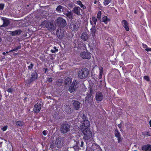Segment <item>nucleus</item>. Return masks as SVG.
Listing matches in <instances>:
<instances>
[{
  "mask_svg": "<svg viewBox=\"0 0 151 151\" xmlns=\"http://www.w3.org/2000/svg\"><path fill=\"white\" fill-rule=\"evenodd\" d=\"M42 27H45L47 29L50 31H52L55 29V25L52 22H49L45 21L42 22L41 24Z\"/></svg>",
  "mask_w": 151,
  "mask_h": 151,
  "instance_id": "obj_1",
  "label": "nucleus"
},
{
  "mask_svg": "<svg viewBox=\"0 0 151 151\" xmlns=\"http://www.w3.org/2000/svg\"><path fill=\"white\" fill-rule=\"evenodd\" d=\"M89 74L88 69L86 68H84L79 71L78 76L80 78L85 79L88 76Z\"/></svg>",
  "mask_w": 151,
  "mask_h": 151,
  "instance_id": "obj_2",
  "label": "nucleus"
},
{
  "mask_svg": "<svg viewBox=\"0 0 151 151\" xmlns=\"http://www.w3.org/2000/svg\"><path fill=\"white\" fill-rule=\"evenodd\" d=\"M83 121H82L81 124H80V129L81 130L89 129L90 125V123L89 121L86 119V116L83 115Z\"/></svg>",
  "mask_w": 151,
  "mask_h": 151,
  "instance_id": "obj_3",
  "label": "nucleus"
},
{
  "mask_svg": "<svg viewBox=\"0 0 151 151\" xmlns=\"http://www.w3.org/2000/svg\"><path fill=\"white\" fill-rule=\"evenodd\" d=\"M83 134V139L86 140H88L92 137V133L89 129L81 130Z\"/></svg>",
  "mask_w": 151,
  "mask_h": 151,
  "instance_id": "obj_4",
  "label": "nucleus"
},
{
  "mask_svg": "<svg viewBox=\"0 0 151 151\" xmlns=\"http://www.w3.org/2000/svg\"><path fill=\"white\" fill-rule=\"evenodd\" d=\"M79 27V26L78 25L77 23L75 21H72L71 22L69 28L70 30L73 31H77Z\"/></svg>",
  "mask_w": 151,
  "mask_h": 151,
  "instance_id": "obj_5",
  "label": "nucleus"
},
{
  "mask_svg": "<svg viewBox=\"0 0 151 151\" xmlns=\"http://www.w3.org/2000/svg\"><path fill=\"white\" fill-rule=\"evenodd\" d=\"M92 94V90L90 89L87 92V95L85 98V103L87 104L89 103H91L92 100V98L91 96Z\"/></svg>",
  "mask_w": 151,
  "mask_h": 151,
  "instance_id": "obj_6",
  "label": "nucleus"
},
{
  "mask_svg": "<svg viewBox=\"0 0 151 151\" xmlns=\"http://www.w3.org/2000/svg\"><path fill=\"white\" fill-rule=\"evenodd\" d=\"M80 56L83 59H89L91 58V54L89 52H83L80 53Z\"/></svg>",
  "mask_w": 151,
  "mask_h": 151,
  "instance_id": "obj_7",
  "label": "nucleus"
},
{
  "mask_svg": "<svg viewBox=\"0 0 151 151\" xmlns=\"http://www.w3.org/2000/svg\"><path fill=\"white\" fill-rule=\"evenodd\" d=\"M78 86V82L76 81H73L70 87L69 90L70 93H72L76 90Z\"/></svg>",
  "mask_w": 151,
  "mask_h": 151,
  "instance_id": "obj_8",
  "label": "nucleus"
},
{
  "mask_svg": "<svg viewBox=\"0 0 151 151\" xmlns=\"http://www.w3.org/2000/svg\"><path fill=\"white\" fill-rule=\"evenodd\" d=\"M70 128V126L68 124H62L60 127V131L63 133H66L68 131Z\"/></svg>",
  "mask_w": 151,
  "mask_h": 151,
  "instance_id": "obj_9",
  "label": "nucleus"
},
{
  "mask_svg": "<svg viewBox=\"0 0 151 151\" xmlns=\"http://www.w3.org/2000/svg\"><path fill=\"white\" fill-rule=\"evenodd\" d=\"M57 24L61 27H64L66 25L65 20L61 17H59L57 19Z\"/></svg>",
  "mask_w": 151,
  "mask_h": 151,
  "instance_id": "obj_10",
  "label": "nucleus"
},
{
  "mask_svg": "<svg viewBox=\"0 0 151 151\" xmlns=\"http://www.w3.org/2000/svg\"><path fill=\"white\" fill-rule=\"evenodd\" d=\"M31 76V78L27 81V82L28 84L32 82L35 80L37 78V74L35 71L32 73Z\"/></svg>",
  "mask_w": 151,
  "mask_h": 151,
  "instance_id": "obj_11",
  "label": "nucleus"
},
{
  "mask_svg": "<svg viewBox=\"0 0 151 151\" xmlns=\"http://www.w3.org/2000/svg\"><path fill=\"white\" fill-rule=\"evenodd\" d=\"M62 139L61 138H58L55 142V145L58 148L61 147L63 145Z\"/></svg>",
  "mask_w": 151,
  "mask_h": 151,
  "instance_id": "obj_12",
  "label": "nucleus"
},
{
  "mask_svg": "<svg viewBox=\"0 0 151 151\" xmlns=\"http://www.w3.org/2000/svg\"><path fill=\"white\" fill-rule=\"evenodd\" d=\"M103 98V95L100 92H97L96 94V99L98 101H101Z\"/></svg>",
  "mask_w": 151,
  "mask_h": 151,
  "instance_id": "obj_13",
  "label": "nucleus"
},
{
  "mask_svg": "<svg viewBox=\"0 0 151 151\" xmlns=\"http://www.w3.org/2000/svg\"><path fill=\"white\" fill-rule=\"evenodd\" d=\"M82 11V9L79 7H75L73 10V12L78 15H81L80 11Z\"/></svg>",
  "mask_w": 151,
  "mask_h": 151,
  "instance_id": "obj_14",
  "label": "nucleus"
},
{
  "mask_svg": "<svg viewBox=\"0 0 151 151\" xmlns=\"http://www.w3.org/2000/svg\"><path fill=\"white\" fill-rule=\"evenodd\" d=\"M56 34L57 36L60 39L62 38L64 35L63 31L61 30L60 29L57 30Z\"/></svg>",
  "mask_w": 151,
  "mask_h": 151,
  "instance_id": "obj_15",
  "label": "nucleus"
},
{
  "mask_svg": "<svg viewBox=\"0 0 151 151\" xmlns=\"http://www.w3.org/2000/svg\"><path fill=\"white\" fill-rule=\"evenodd\" d=\"M41 107V104H37L35 105L34 108V111L35 112L37 113L40 111Z\"/></svg>",
  "mask_w": 151,
  "mask_h": 151,
  "instance_id": "obj_16",
  "label": "nucleus"
},
{
  "mask_svg": "<svg viewBox=\"0 0 151 151\" xmlns=\"http://www.w3.org/2000/svg\"><path fill=\"white\" fill-rule=\"evenodd\" d=\"M73 105L76 110H78L81 106V104L78 101H75L73 103Z\"/></svg>",
  "mask_w": 151,
  "mask_h": 151,
  "instance_id": "obj_17",
  "label": "nucleus"
},
{
  "mask_svg": "<svg viewBox=\"0 0 151 151\" xmlns=\"http://www.w3.org/2000/svg\"><path fill=\"white\" fill-rule=\"evenodd\" d=\"M81 37L83 40L86 41L88 39L89 36L86 32H84L81 34Z\"/></svg>",
  "mask_w": 151,
  "mask_h": 151,
  "instance_id": "obj_18",
  "label": "nucleus"
},
{
  "mask_svg": "<svg viewBox=\"0 0 151 151\" xmlns=\"http://www.w3.org/2000/svg\"><path fill=\"white\" fill-rule=\"evenodd\" d=\"M64 14L69 19H72L73 17V13L71 12L67 11L65 12Z\"/></svg>",
  "mask_w": 151,
  "mask_h": 151,
  "instance_id": "obj_19",
  "label": "nucleus"
},
{
  "mask_svg": "<svg viewBox=\"0 0 151 151\" xmlns=\"http://www.w3.org/2000/svg\"><path fill=\"white\" fill-rule=\"evenodd\" d=\"M122 24L126 30L128 31L129 30V28L128 26L127 22L125 20H124L122 22Z\"/></svg>",
  "mask_w": 151,
  "mask_h": 151,
  "instance_id": "obj_20",
  "label": "nucleus"
},
{
  "mask_svg": "<svg viewBox=\"0 0 151 151\" xmlns=\"http://www.w3.org/2000/svg\"><path fill=\"white\" fill-rule=\"evenodd\" d=\"M3 21V24L1 27H6L9 24V21L6 19L1 18Z\"/></svg>",
  "mask_w": 151,
  "mask_h": 151,
  "instance_id": "obj_21",
  "label": "nucleus"
},
{
  "mask_svg": "<svg viewBox=\"0 0 151 151\" xmlns=\"http://www.w3.org/2000/svg\"><path fill=\"white\" fill-rule=\"evenodd\" d=\"M72 82L71 79L69 78H67L65 81V85L69 86Z\"/></svg>",
  "mask_w": 151,
  "mask_h": 151,
  "instance_id": "obj_22",
  "label": "nucleus"
},
{
  "mask_svg": "<svg viewBox=\"0 0 151 151\" xmlns=\"http://www.w3.org/2000/svg\"><path fill=\"white\" fill-rule=\"evenodd\" d=\"M97 19L94 17H93L90 20V22L92 25H95L96 24Z\"/></svg>",
  "mask_w": 151,
  "mask_h": 151,
  "instance_id": "obj_23",
  "label": "nucleus"
},
{
  "mask_svg": "<svg viewBox=\"0 0 151 151\" xmlns=\"http://www.w3.org/2000/svg\"><path fill=\"white\" fill-rule=\"evenodd\" d=\"M91 34L92 36L94 37L95 35L96 32V28L95 25L93 26L91 29Z\"/></svg>",
  "mask_w": 151,
  "mask_h": 151,
  "instance_id": "obj_24",
  "label": "nucleus"
},
{
  "mask_svg": "<svg viewBox=\"0 0 151 151\" xmlns=\"http://www.w3.org/2000/svg\"><path fill=\"white\" fill-rule=\"evenodd\" d=\"M65 111L68 114H70L71 112L70 108L69 105H66L64 109Z\"/></svg>",
  "mask_w": 151,
  "mask_h": 151,
  "instance_id": "obj_25",
  "label": "nucleus"
},
{
  "mask_svg": "<svg viewBox=\"0 0 151 151\" xmlns=\"http://www.w3.org/2000/svg\"><path fill=\"white\" fill-rule=\"evenodd\" d=\"M11 32L12 36H15L20 34L21 32V31L20 30H17Z\"/></svg>",
  "mask_w": 151,
  "mask_h": 151,
  "instance_id": "obj_26",
  "label": "nucleus"
},
{
  "mask_svg": "<svg viewBox=\"0 0 151 151\" xmlns=\"http://www.w3.org/2000/svg\"><path fill=\"white\" fill-rule=\"evenodd\" d=\"M76 4L79 5L81 8H83V9H85L86 8V6L85 5H83L82 4V3L80 1H77L76 2Z\"/></svg>",
  "mask_w": 151,
  "mask_h": 151,
  "instance_id": "obj_27",
  "label": "nucleus"
},
{
  "mask_svg": "<svg viewBox=\"0 0 151 151\" xmlns=\"http://www.w3.org/2000/svg\"><path fill=\"white\" fill-rule=\"evenodd\" d=\"M102 21L105 24H107L108 22L109 21V19L108 18L107 16H105L102 18Z\"/></svg>",
  "mask_w": 151,
  "mask_h": 151,
  "instance_id": "obj_28",
  "label": "nucleus"
},
{
  "mask_svg": "<svg viewBox=\"0 0 151 151\" xmlns=\"http://www.w3.org/2000/svg\"><path fill=\"white\" fill-rule=\"evenodd\" d=\"M16 124L19 127L22 126L24 124V123L21 121H19L16 122Z\"/></svg>",
  "mask_w": 151,
  "mask_h": 151,
  "instance_id": "obj_29",
  "label": "nucleus"
},
{
  "mask_svg": "<svg viewBox=\"0 0 151 151\" xmlns=\"http://www.w3.org/2000/svg\"><path fill=\"white\" fill-rule=\"evenodd\" d=\"M115 136L116 137H119L121 136L120 134L117 129H115L114 131Z\"/></svg>",
  "mask_w": 151,
  "mask_h": 151,
  "instance_id": "obj_30",
  "label": "nucleus"
},
{
  "mask_svg": "<svg viewBox=\"0 0 151 151\" xmlns=\"http://www.w3.org/2000/svg\"><path fill=\"white\" fill-rule=\"evenodd\" d=\"M63 7L59 5L57 8L56 10L59 12H61V9H62Z\"/></svg>",
  "mask_w": 151,
  "mask_h": 151,
  "instance_id": "obj_31",
  "label": "nucleus"
},
{
  "mask_svg": "<svg viewBox=\"0 0 151 151\" xmlns=\"http://www.w3.org/2000/svg\"><path fill=\"white\" fill-rule=\"evenodd\" d=\"M63 83V81L62 80H58L57 82L56 83L58 86H60L62 85Z\"/></svg>",
  "mask_w": 151,
  "mask_h": 151,
  "instance_id": "obj_32",
  "label": "nucleus"
},
{
  "mask_svg": "<svg viewBox=\"0 0 151 151\" xmlns=\"http://www.w3.org/2000/svg\"><path fill=\"white\" fill-rule=\"evenodd\" d=\"M148 145H144L142 147V150H143L147 151L148 149Z\"/></svg>",
  "mask_w": 151,
  "mask_h": 151,
  "instance_id": "obj_33",
  "label": "nucleus"
},
{
  "mask_svg": "<svg viewBox=\"0 0 151 151\" xmlns=\"http://www.w3.org/2000/svg\"><path fill=\"white\" fill-rule=\"evenodd\" d=\"M99 78H101L102 76V73L103 72V68L102 67L99 68Z\"/></svg>",
  "mask_w": 151,
  "mask_h": 151,
  "instance_id": "obj_34",
  "label": "nucleus"
},
{
  "mask_svg": "<svg viewBox=\"0 0 151 151\" xmlns=\"http://www.w3.org/2000/svg\"><path fill=\"white\" fill-rule=\"evenodd\" d=\"M101 12L100 11L98 12L97 14V18L99 20H100L101 19Z\"/></svg>",
  "mask_w": 151,
  "mask_h": 151,
  "instance_id": "obj_35",
  "label": "nucleus"
},
{
  "mask_svg": "<svg viewBox=\"0 0 151 151\" xmlns=\"http://www.w3.org/2000/svg\"><path fill=\"white\" fill-rule=\"evenodd\" d=\"M110 2V1L109 0H106L104 2V5L107 6Z\"/></svg>",
  "mask_w": 151,
  "mask_h": 151,
  "instance_id": "obj_36",
  "label": "nucleus"
},
{
  "mask_svg": "<svg viewBox=\"0 0 151 151\" xmlns=\"http://www.w3.org/2000/svg\"><path fill=\"white\" fill-rule=\"evenodd\" d=\"M7 91L9 93H12L13 91V90L12 88H9L7 89Z\"/></svg>",
  "mask_w": 151,
  "mask_h": 151,
  "instance_id": "obj_37",
  "label": "nucleus"
},
{
  "mask_svg": "<svg viewBox=\"0 0 151 151\" xmlns=\"http://www.w3.org/2000/svg\"><path fill=\"white\" fill-rule=\"evenodd\" d=\"M33 64L32 63H31L30 65L28 67V69L30 70H31L33 68Z\"/></svg>",
  "mask_w": 151,
  "mask_h": 151,
  "instance_id": "obj_38",
  "label": "nucleus"
},
{
  "mask_svg": "<svg viewBox=\"0 0 151 151\" xmlns=\"http://www.w3.org/2000/svg\"><path fill=\"white\" fill-rule=\"evenodd\" d=\"M144 78L145 80H146L147 81H149L150 80V79L149 77L147 76H144Z\"/></svg>",
  "mask_w": 151,
  "mask_h": 151,
  "instance_id": "obj_39",
  "label": "nucleus"
},
{
  "mask_svg": "<svg viewBox=\"0 0 151 151\" xmlns=\"http://www.w3.org/2000/svg\"><path fill=\"white\" fill-rule=\"evenodd\" d=\"M143 47L146 50V49H147L148 47L145 44H142Z\"/></svg>",
  "mask_w": 151,
  "mask_h": 151,
  "instance_id": "obj_40",
  "label": "nucleus"
},
{
  "mask_svg": "<svg viewBox=\"0 0 151 151\" xmlns=\"http://www.w3.org/2000/svg\"><path fill=\"white\" fill-rule=\"evenodd\" d=\"M47 133V131L46 130H44L42 132L43 134L44 135H46Z\"/></svg>",
  "mask_w": 151,
  "mask_h": 151,
  "instance_id": "obj_41",
  "label": "nucleus"
},
{
  "mask_svg": "<svg viewBox=\"0 0 151 151\" xmlns=\"http://www.w3.org/2000/svg\"><path fill=\"white\" fill-rule=\"evenodd\" d=\"M4 7V5L3 4H0V10H2Z\"/></svg>",
  "mask_w": 151,
  "mask_h": 151,
  "instance_id": "obj_42",
  "label": "nucleus"
},
{
  "mask_svg": "<svg viewBox=\"0 0 151 151\" xmlns=\"http://www.w3.org/2000/svg\"><path fill=\"white\" fill-rule=\"evenodd\" d=\"M47 81L49 82H50L52 81V78H47Z\"/></svg>",
  "mask_w": 151,
  "mask_h": 151,
  "instance_id": "obj_43",
  "label": "nucleus"
},
{
  "mask_svg": "<svg viewBox=\"0 0 151 151\" xmlns=\"http://www.w3.org/2000/svg\"><path fill=\"white\" fill-rule=\"evenodd\" d=\"M7 126H4L2 128V129L3 131H4L7 129Z\"/></svg>",
  "mask_w": 151,
  "mask_h": 151,
  "instance_id": "obj_44",
  "label": "nucleus"
},
{
  "mask_svg": "<svg viewBox=\"0 0 151 151\" xmlns=\"http://www.w3.org/2000/svg\"><path fill=\"white\" fill-rule=\"evenodd\" d=\"M118 138V142H121L122 140V139L120 136L119 137H117Z\"/></svg>",
  "mask_w": 151,
  "mask_h": 151,
  "instance_id": "obj_45",
  "label": "nucleus"
},
{
  "mask_svg": "<svg viewBox=\"0 0 151 151\" xmlns=\"http://www.w3.org/2000/svg\"><path fill=\"white\" fill-rule=\"evenodd\" d=\"M58 51V50H51V52L53 53H55V52H56Z\"/></svg>",
  "mask_w": 151,
  "mask_h": 151,
  "instance_id": "obj_46",
  "label": "nucleus"
},
{
  "mask_svg": "<svg viewBox=\"0 0 151 151\" xmlns=\"http://www.w3.org/2000/svg\"><path fill=\"white\" fill-rule=\"evenodd\" d=\"M148 150L149 151H151V145H148Z\"/></svg>",
  "mask_w": 151,
  "mask_h": 151,
  "instance_id": "obj_47",
  "label": "nucleus"
},
{
  "mask_svg": "<svg viewBox=\"0 0 151 151\" xmlns=\"http://www.w3.org/2000/svg\"><path fill=\"white\" fill-rule=\"evenodd\" d=\"M146 50L147 52L151 51V48L147 47V49H146Z\"/></svg>",
  "mask_w": 151,
  "mask_h": 151,
  "instance_id": "obj_48",
  "label": "nucleus"
},
{
  "mask_svg": "<svg viewBox=\"0 0 151 151\" xmlns=\"http://www.w3.org/2000/svg\"><path fill=\"white\" fill-rule=\"evenodd\" d=\"M16 50H17V49H16V48L14 49H13L12 50H10L9 51V52H12L13 51H16Z\"/></svg>",
  "mask_w": 151,
  "mask_h": 151,
  "instance_id": "obj_49",
  "label": "nucleus"
},
{
  "mask_svg": "<svg viewBox=\"0 0 151 151\" xmlns=\"http://www.w3.org/2000/svg\"><path fill=\"white\" fill-rule=\"evenodd\" d=\"M44 72L46 73V72L48 71V69L47 68H44Z\"/></svg>",
  "mask_w": 151,
  "mask_h": 151,
  "instance_id": "obj_50",
  "label": "nucleus"
},
{
  "mask_svg": "<svg viewBox=\"0 0 151 151\" xmlns=\"http://www.w3.org/2000/svg\"><path fill=\"white\" fill-rule=\"evenodd\" d=\"M21 48V46H19L17 47H16V49L17 50L20 49Z\"/></svg>",
  "mask_w": 151,
  "mask_h": 151,
  "instance_id": "obj_51",
  "label": "nucleus"
},
{
  "mask_svg": "<svg viewBox=\"0 0 151 151\" xmlns=\"http://www.w3.org/2000/svg\"><path fill=\"white\" fill-rule=\"evenodd\" d=\"M21 48V46H19L17 47H16V49L17 50L20 49Z\"/></svg>",
  "mask_w": 151,
  "mask_h": 151,
  "instance_id": "obj_52",
  "label": "nucleus"
},
{
  "mask_svg": "<svg viewBox=\"0 0 151 151\" xmlns=\"http://www.w3.org/2000/svg\"><path fill=\"white\" fill-rule=\"evenodd\" d=\"M83 141H82L81 142V147H83Z\"/></svg>",
  "mask_w": 151,
  "mask_h": 151,
  "instance_id": "obj_53",
  "label": "nucleus"
},
{
  "mask_svg": "<svg viewBox=\"0 0 151 151\" xmlns=\"http://www.w3.org/2000/svg\"><path fill=\"white\" fill-rule=\"evenodd\" d=\"M53 49L54 50H58V49L56 48V47L55 46L53 47Z\"/></svg>",
  "mask_w": 151,
  "mask_h": 151,
  "instance_id": "obj_54",
  "label": "nucleus"
},
{
  "mask_svg": "<svg viewBox=\"0 0 151 151\" xmlns=\"http://www.w3.org/2000/svg\"><path fill=\"white\" fill-rule=\"evenodd\" d=\"M149 124L150 125V127H151V120H150L149 122Z\"/></svg>",
  "mask_w": 151,
  "mask_h": 151,
  "instance_id": "obj_55",
  "label": "nucleus"
},
{
  "mask_svg": "<svg viewBox=\"0 0 151 151\" xmlns=\"http://www.w3.org/2000/svg\"><path fill=\"white\" fill-rule=\"evenodd\" d=\"M5 54H6V53L5 52H4L3 53V54L4 55H5Z\"/></svg>",
  "mask_w": 151,
  "mask_h": 151,
  "instance_id": "obj_56",
  "label": "nucleus"
},
{
  "mask_svg": "<svg viewBox=\"0 0 151 151\" xmlns=\"http://www.w3.org/2000/svg\"><path fill=\"white\" fill-rule=\"evenodd\" d=\"M50 146H51V147L52 148V147H52V145H50Z\"/></svg>",
  "mask_w": 151,
  "mask_h": 151,
  "instance_id": "obj_57",
  "label": "nucleus"
},
{
  "mask_svg": "<svg viewBox=\"0 0 151 151\" xmlns=\"http://www.w3.org/2000/svg\"><path fill=\"white\" fill-rule=\"evenodd\" d=\"M94 3L95 4H96V1H95L94 2Z\"/></svg>",
  "mask_w": 151,
  "mask_h": 151,
  "instance_id": "obj_58",
  "label": "nucleus"
},
{
  "mask_svg": "<svg viewBox=\"0 0 151 151\" xmlns=\"http://www.w3.org/2000/svg\"><path fill=\"white\" fill-rule=\"evenodd\" d=\"M8 52H6V53H8Z\"/></svg>",
  "mask_w": 151,
  "mask_h": 151,
  "instance_id": "obj_59",
  "label": "nucleus"
},
{
  "mask_svg": "<svg viewBox=\"0 0 151 151\" xmlns=\"http://www.w3.org/2000/svg\"><path fill=\"white\" fill-rule=\"evenodd\" d=\"M1 41V38H0V42Z\"/></svg>",
  "mask_w": 151,
  "mask_h": 151,
  "instance_id": "obj_60",
  "label": "nucleus"
},
{
  "mask_svg": "<svg viewBox=\"0 0 151 151\" xmlns=\"http://www.w3.org/2000/svg\"><path fill=\"white\" fill-rule=\"evenodd\" d=\"M134 151H137V150H134Z\"/></svg>",
  "mask_w": 151,
  "mask_h": 151,
  "instance_id": "obj_61",
  "label": "nucleus"
}]
</instances>
